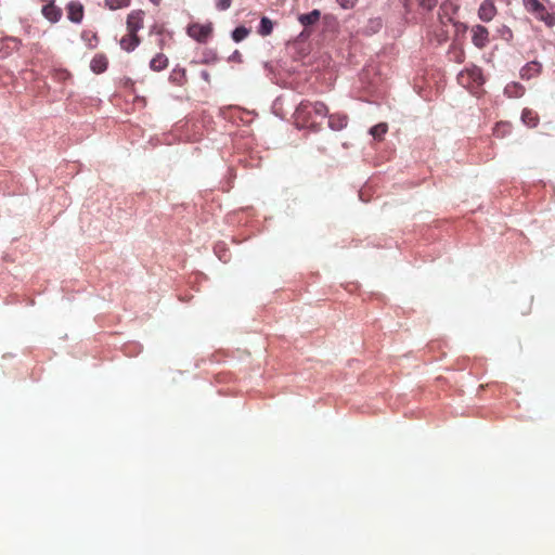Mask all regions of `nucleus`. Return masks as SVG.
<instances>
[{"mask_svg": "<svg viewBox=\"0 0 555 555\" xmlns=\"http://www.w3.org/2000/svg\"><path fill=\"white\" fill-rule=\"evenodd\" d=\"M312 114L319 117H326L328 114V108L326 104L321 101L311 102L308 100H302L296 108L297 117L308 122L312 120Z\"/></svg>", "mask_w": 555, "mask_h": 555, "instance_id": "f257e3e1", "label": "nucleus"}, {"mask_svg": "<svg viewBox=\"0 0 555 555\" xmlns=\"http://www.w3.org/2000/svg\"><path fill=\"white\" fill-rule=\"evenodd\" d=\"M212 33L214 25L211 22L206 24L191 23L186 28V34L198 43H206Z\"/></svg>", "mask_w": 555, "mask_h": 555, "instance_id": "f03ea898", "label": "nucleus"}, {"mask_svg": "<svg viewBox=\"0 0 555 555\" xmlns=\"http://www.w3.org/2000/svg\"><path fill=\"white\" fill-rule=\"evenodd\" d=\"M460 83L466 88L479 87L483 83L482 70L478 66H472L462 70L457 77Z\"/></svg>", "mask_w": 555, "mask_h": 555, "instance_id": "7ed1b4c3", "label": "nucleus"}, {"mask_svg": "<svg viewBox=\"0 0 555 555\" xmlns=\"http://www.w3.org/2000/svg\"><path fill=\"white\" fill-rule=\"evenodd\" d=\"M144 12L142 10H133L127 16V31L138 34L143 28Z\"/></svg>", "mask_w": 555, "mask_h": 555, "instance_id": "20e7f679", "label": "nucleus"}, {"mask_svg": "<svg viewBox=\"0 0 555 555\" xmlns=\"http://www.w3.org/2000/svg\"><path fill=\"white\" fill-rule=\"evenodd\" d=\"M472 41L477 48H485L489 42L488 29L482 25H475L472 28Z\"/></svg>", "mask_w": 555, "mask_h": 555, "instance_id": "39448f33", "label": "nucleus"}, {"mask_svg": "<svg viewBox=\"0 0 555 555\" xmlns=\"http://www.w3.org/2000/svg\"><path fill=\"white\" fill-rule=\"evenodd\" d=\"M496 15V8L491 0H483L478 9V17L482 22H490Z\"/></svg>", "mask_w": 555, "mask_h": 555, "instance_id": "423d86ee", "label": "nucleus"}, {"mask_svg": "<svg viewBox=\"0 0 555 555\" xmlns=\"http://www.w3.org/2000/svg\"><path fill=\"white\" fill-rule=\"evenodd\" d=\"M67 17L70 22L79 24L83 18V5L78 1H72L66 7Z\"/></svg>", "mask_w": 555, "mask_h": 555, "instance_id": "0eeeda50", "label": "nucleus"}, {"mask_svg": "<svg viewBox=\"0 0 555 555\" xmlns=\"http://www.w3.org/2000/svg\"><path fill=\"white\" fill-rule=\"evenodd\" d=\"M42 15L51 23H56L62 17V11L60 8L54 5L53 0L42 7Z\"/></svg>", "mask_w": 555, "mask_h": 555, "instance_id": "6e6552de", "label": "nucleus"}, {"mask_svg": "<svg viewBox=\"0 0 555 555\" xmlns=\"http://www.w3.org/2000/svg\"><path fill=\"white\" fill-rule=\"evenodd\" d=\"M140 42L141 40L138 34L127 31V34L120 39L119 44L122 50L131 52L140 44Z\"/></svg>", "mask_w": 555, "mask_h": 555, "instance_id": "1a4fd4ad", "label": "nucleus"}, {"mask_svg": "<svg viewBox=\"0 0 555 555\" xmlns=\"http://www.w3.org/2000/svg\"><path fill=\"white\" fill-rule=\"evenodd\" d=\"M348 118L346 115L332 114L328 116V126L335 131H339L347 126Z\"/></svg>", "mask_w": 555, "mask_h": 555, "instance_id": "9d476101", "label": "nucleus"}, {"mask_svg": "<svg viewBox=\"0 0 555 555\" xmlns=\"http://www.w3.org/2000/svg\"><path fill=\"white\" fill-rule=\"evenodd\" d=\"M320 17H321V12L315 9V10H312L310 13L300 14L298 16V21L302 26L308 27V26L317 24L319 22Z\"/></svg>", "mask_w": 555, "mask_h": 555, "instance_id": "9b49d317", "label": "nucleus"}, {"mask_svg": "<svg viewBox=\"0 0 555 555\" xmlns=\"http://www.w3.org/2000/svg\"><path fill=\"white\" fill-rule=\"evenodd\" d=\"M107 64H108V62L104 54H96L92 59V61L90 63V67L92 69V72H94L95 74H101L106 70Z\"/></svg>", "mask_w": 555, "mask_h": 555, "instance_id": "f8f14e48", "label": "nucleus"}, {"mask_svg": "<svg viewBox=\"0 0 555 555\" xmlns=\"http://www.w3.org/2000/svg\"><path fill=\"white\" fill-rule=\"evenodd\" d=\"M532 14H534L538 20L544 22L548 27L555 25V12H547L543 4L542 10H537Z\"/></svg>", "mask_w": 555, "mask_h": 555, "instance_id": "ddd939ff", "label": "nucleus"}, {"mask_svg": "<svg viewBox=\"0 0 555 555\" xmlns=\"http://www.w3.org/2000/svg\"><path fill=\"white\" fill-rule=\"evenodd\" d=\"M521 120L525 125L534 128L539 124V115L530 108H524L521 113Z\"/></svg>", "mask_w": 555, "mask_h": 555, "instance_id": "4468645a", "label": "nucleus"}, {"mask_svg": "<svg viewBox=\"0 0 555 555\" xmlns=\"http://www.w3.org/2000/svg\"><path fill=\"white\" fill-rule=\"evenodd\" d=\"M168 66V59L163 53L156 54L150 62V67L154 72H160Z\"/></svg>", "mask_w": 555, "mask_h": 555, "instance_id": "2eb2a0df", "label": "nucleus"}, {"mask_svg": "<svg viewBox=\"0 0 555 555\" xmlns=\"http://www.w3.org/2000/svg\"><path fill=\"white\" fill-rule=\"evenodd\" d=\"M541 64L538 62H530L521 68V77L530 79L540 73Z\"/></svg>", "mask_w": 555, "mask_h": 555, "instance_id": "dca6fc26", "label": "nucleus"}, {"mask_svg": "<svg viewBox=\"0 0 555 555\" xmlns=\"http://www.w3.org/2000/svg\"><path fill=\"white\" fill-rule=\"evenodd\" d=\"M169 80L178 86H183L186 81V72L184 68H175L170 75Z\"/></svg>", "mask_w": 555, "mask_h": 555, "instance_id": "f3484780", "label": "nucleus"}, {"mask_svg": "<svg viewBox=\"0 0 555 555\" xmlns=\"http://www.w3.org/2000/svg\"><path fill=\"white\" fill-rule=\"evenodd\" d=\"M273 30V23L270 18L263 16L260 21L258 34L261 36H269Z\"/></svg>", "mask_w": 555, "mask_h": 555, "instance_id": "a211bd4d", "label": "nucleus"}, {"mask_svg": "<svg viewBox=\"0 0 555 555\" xmlns=\"http://www.w3.org/2000/svg\"><path fill=\"white\" fill-rule=\"evenodd\" d=\"M524 92H525L524 87L518 83H512V85L506 86V88H505V93L509 98H519L524 94Z\"/></svg>", "mask_w": 555, "mask_h": 555, "instance_id": "6ab92c4d", "label": "nucleus"}, {"mask_svg": "<svg viewBox=\"0 0 555 555\" xmlns=\"http://www.w3.org/2000/svg\"><path fill=\"white\" fill-rule=\"evenodd\" d=\"M249 33L250 30L245 26H238L232 31V39L235 42H241L249 35Z\"/></svg>", "mask_w": 555, "mask_h": 555, "instance_id": "aec40b11", "label": "nucleus"}, {"mask_svg": "<svg viewBox=\"0 0 555 555\" xmlns=\"http://www.w3.org/2000/svg\"><path fill=\"white\" fill-rule=\"evenodd\" d=\"M131 0H105V7L109 10H118L130 5Z\"/></svg>", "mask_w": 555, "mask_h": 555, "instance_id": "412c9836", "label": "nucleus"}, {"mask_svg": "<svg viewBox=\"0 0 555 555\" xmlns=\"http://www.w3.org/2000/svg\"><path fill=\"white\" fill-rule=\"evenodd\" d=\"M387 129L388 127L386 124H378L372 127L370 132L375 139L382 140L383 135L387 132Z\"/></svg>", "mask_w": 555, "mask_h": 555, "instance_id": "4be33fe9", "label": "nucleus"}, {"mask_svg": "<svg viewBox=\"0 0 555 555\" xmlns=\"http://www.w3.org/2000/svg\"><path fill=\"white\" fill-rule=\"evenodd\" d=\"M524 7L530 13L542 10V3L539 0H524Z\"/></svg>", "mask_w": 555, "mask_h": 555, "instance_id": "5701e85b", "label": "nucleus"}, {"mask_svg": "<svg viewBox=\"0 0 555 555\" xmlns=\"http://www.w3.org/2000/svg\"><path fill=\"white\" fill-rule=\"evenodd\" d=\"M339 7L344 10L352 9L358 0H336Z\"/></svg>", "mask_w": 555, "mask_h": 555, "instance_id": "b1692460", "label": "nucleus"}, {"mask_svg": "<svg viewBox=\"0 0 555 555\" xmlns=\"http://www.w3.org/2000/svg\"><path fill=\"white\" fill-rule=\"evenodd\" d=\"M232 1L233 0H216V8L219 11H225L231 7Z\"/></svg>", "mask_w": 555, "mask_h": 555, "instance_id": "393cba45", "label": "nucleus"}, {"mask_svg": "<svg viewBox=\"0 0 555 555\" xmlns=\"http://www.w3.org/2000/svg\"><path fill=\"white\" fill-rule=\"evenodd\" d=\"M1 44H7L9 48H12V49H18L20 44H21V41L17 40L16 38H7L4 39Z\"/></svg>", "mask_w": 555, "mask_h": 555, "instance_id": "a878e982", "label": "nucleus"}, {"mask_svg": "<svg viewBox=\"0 0 555 555\" xmlns=\"http://www.w3.org/2000/svg\"><path fill=\"white\" fill-rule=\"evenodd\" d=\"M420 5L426 10H431L436 7L437 0H418Z\"/></svg>", "mask_w": 555, "mask_h": 555, "instance_id": "bb28decb", "label": "nucleus"}, {"mask_svg": "<svg viewBox=\"0 0 555 555\" xmlns=\"http://www.w3.org/2000/svg\"><path fill=\"white\" fill-rule=\"evenodd\" d=\"M56 76L60 80H65L70 77V74L67 70L62 69L56 73Z\"/></svg>", "mask_w": 555, "mask_h": 555, "instance_id": "cd10ccee", "label": "nucleus"}, {"mask_svg": "<svg viewBox=\"0 0 555 555\" xmlns=\"http://www.w3.org/2000/svg\"><path fill=\"white\" fill-rule=\"evenodd\" d=\"M455 61L457 63H462L464 61V52H463V50L456 51Z\"/></svg>", "mask_w": 555, "mask_h": 555, "instance_id": "c85d7f7f", "label": "nucleus"}, {"mask_svg": "<svg viewBox=\"0 0 555 555\" xmlns=\"http://www.w3.org/2000/svg\"><path fill=\"white\" fill-rule=\"evenodd\" d=\"M153 3L157 4L159 0H151Z\"/></svg>", "mask_w": 555, "mask_h": 555, "instance_id": "c756f323", "label": "nucleus"}]
</instances>
